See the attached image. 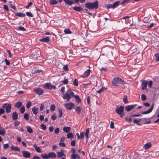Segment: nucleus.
Instances as JSON below:
<instances>
[{
	"label": "nucleus",
	"mask_w": 159,
	"mask_h": 159,
	"mask_svg": "<svg viewBox=\"0 0 159 159\" xmlns=\"http://www.w3.org/2000/svg\"><path fill=\"white\" fill-rule=\"evenodd\" d=\"M74 97L76 102L78 103L81 102V100L79 96L77 95H75L74 93L71 91L70 89H68L66 91L64 96H63L62 98L64 99H66L67 102H69L70 99Z\"/></svg>",
	"instance_id": "nucleus-1"
},
{
	"label": "nucleus",
	"mask_w": 159,
	"mask_h": 159,
	"mask_svg": "<svg viewBox=\"0 0 159 159\" xmlns=\"http://www.w3.org/2000/svg\"><path fill=\"white\" fill-rule=\"evenodd\" d=\"M112 83L113 85L117 86L119 84L124 85L125 81L119 77H115L112 80Z\"/></svg>",
	"instance_id": "nucleus-2"
},
{
	"label": "nucleus",
	"mask_w": 159,
	"mask_h": 159,
	"mask_svg": "<svg viewBox=\"0 0 159 159\" xmlns=\"http://www.w3.org/2000/svg\"><path fill=\"white\" fill-rule=\"evenodd\" d=\"M98 1L96 0L93 3H86L84 5L86 7L89 9H97L98 7Z\"/></svg>",
	"instance_id": "nucleus-3"
},
{
	"label": "nucleus",
	"mask_w": 159,
	"mask_h": 159,
	"mask_svg": "<svg viewBox=\"0 0 159 159\" xmlns=\"http://www.w3.org/2000/svg\"><path fill=\"white\" fill-rule=\"evenodd\" d=\"M3 108H5L7 113H9L11 111V105L10 103H5L2 106Z\"/></svg>",
	"instance_id": "nucleus-4"
},
{
	"label": "nucleus",
	"mask_w": 159,
	"mask_h": 159,
	"mask_svg": "<svg viewBox=\"0 0 159 159\" xmlns=\"http://www.w3.org/2000/svg\"><path fill=\"white\" fill-rule=\"evenodd\" d=\"M64 107L66 109L68 110H71L72 108H74L75 107L74 104L71 102H69L64 104Z\"/></svg>",
	"instance_id": "nucleus-5"
},
{
	"label": "nucleus",
	"mask_w": 159,
	"mask_h": 159,
	"mask_svg": "<svg viewBox=\"0 0 159 159\" xmlns=\"http://www.w3.org/2000/svg\"><path fill=\"white\" fill-rule=\"evenodd\" d=\"M43 88L46 89H51L53 88L55 89L56 87L55 86L52 85L50 83H47L43 85Z\"/></svg>",
	"instance_id": "nucleus-6"
},
{
	"label": "nucleus",
	"mask_w": 159,
	"mask_h": 159,
	"mask_svg": "<svg viewBox=\"0 0 159 159\" xmlns=\"http://www.w3.org/2000/svg\"><path fill=\"white\" fill-rule=\"evenodd\" d=\"M124 107L123 106H121L120 107H117L115 110V112L118 114H120L124 112Z\"/></svg>",
	"instance_id": "nucleus-7"
},
{
	"label": "nucleus",
	"mask_w": 159,
	"mask_h": 159,
	"mask_svg": "<svg viewBox=\"0 0 159 159\" xmlns=\"http://www.w3.org/2000/svg\"><path fill=\"white\" fill-rule=\"evenodd\" d=\"M148 84V81L145 80H143L141 86V89L143 90H146V91H148L147 88V85Z\"/></svg>",
	"instance_id": "nucleus-8"
},
{
	"label": "nucleus",
	"mask_w": 159,
	"mask_h": 159,
	"mask_svg": "<svg viewBox=\"0 0 159 159\" xmlns=\"http://www.w3.org/2000/svg\"><path fill=\"white\" fill-rule=\"evenodd\" d=\"M34 91L39 95H42L43 93V90L41 88H39L34 89Z\"/></svg>",
	"instance_id": "nucleus-9"
},
{
	"label": "nucleus",
	"mask_w": 159,
	"mask_h": 159,
	"mask_svg": "<svg viewBox=\"0 0 159 159\" xmlns=\"http://www.w3.org/2000/svg\"><path fill=\"white\" fill-rule=\"evenodd\" d=\"M137 104H134L132 105H128L125 107V110L128 112L129 111L131 110H132L134 108L137 106Z\"/></svg>",
	"instance_id": "nucleus-10"
},
{
	"label": "nucleus",
	"mask_w": 159,
	"mask_h": 159,
	"mask_svg": "<svg viewBox=\"0 0 159 159\" xmlns=\"http://www.w3.org/2000/svg\"><path fill=\"white\" fill-rule=\"evenodd\" d=\"M22 153L23 157L25 158H29L30 157V153L28 151H22Z\"/></svg>",
	"instance_id": "nucleus-11"
},
{
	"label": "nucleus",
	"mask_w": 159,
	"mask_h": 159,
	"mask_svg": "<svg viewBox=\"0 0 159 159\" xmlns=\"http://www.w3.org/2000/svg\"><path fill=\"white\" fill-rule=\"evenodd\" d=\"M154 107V104H153L151 106V108L148 110L145 111L143 112L142 114H146L150 113Z\"/></svg>",
	"instance_id": "nucleus-12"
},
{
	"label": "nucleus",
	"mask_w": 159,
	"mask_h": 159,
	"mask_svg": "<svg viewBox=\"0 0 159 159\" xmlns=\"http://www.w3.org/2000/svg\"><path fill=\"white\" fill-rule=\"evenodd\" d=\"M90 69L88 70L84 73L82 76L84 78L88 77L90 75Z\"/></svg>",
	"instance_id": "nucleus-13"
},
{
	"label": "nucleus",
	"mask_w": 159,
	"mask_h": 159,
	"mask_svg": "<svg viewBox=\"0 0 159 159\" xmlns=\"http://www.w3.org/2000/svg\"><path fill=\"white\" fill-rule=\"evenodd\" d=\"M32 111L34 114L36 115L37 114L39 110V108L35 106L32 107Z\"/></svg>",
	"instance_id": "nucleus-14"
},
{
	"label": "nucleus",
	"mask_w": 159,
	"mask_h": 159,
	"mask_svg": "<svg viewBox=\"0 0 159 159\" xmlns=\"http://www.w3.org/2000/svg\"><path fill=\"white\" fill-rule=\"evenodd\" d=\"M39 41L40 42H48L49 41V38L48 37L41 39H39Z\"/></svg>",
	"instance_id": "nucleus-15"
},
{
	"label": "nucleus",
	"mask_w": 159,
	"mask_h": 159,
	"mask_svg": "<svg viewBox=\"0 0 159 159\" xmlns=\"http://www.w3.org/2000/svg\"><path fill=\"white\" fill-rule=\"evenodd\" d=\"M151 147V144L150 143H148L144 144L143 147L144 149H146L150 148Z\"/></svg>",
	"instance_id": "nucleus-16"
},
{
	"label": "nucleus",
	"mask_w": 159,
	"mask_h": 159,
	"mask_svg": "<svg viewBox=\"0 0 159 159\" xmlns=\"http://www.w3.org/2000/svg\"><path fill=\"white\" fill-rule=\"evenodd\" d=\"M33 147L34 148L35 150L36 151V152L39 153L41 152V150L40 148L39 147H37L36 145V144H34L33 145Z\"/></svg>",
	"instance_id": "nucleus-17"
},
{
	"label": "nucleus",
	"mask_w": 159,
	"mask_h": 159,
	"mask_svg": "<svg viewBox=\"0 0 159 159\" xmlns=\"http://www.w3.org/2000/svg\"><path fill=\"white\" fill-rule=\"evenodd\" d=\"M48 158H55L56 157V155L55 153L53 152H51L48 154Z\"/></svg>",
	"instance_id": "nucleus-18"
},
{
	"label": "nucleus",
	"mask_w": 159,
	"mask_h": 159,
	"mask_svg": "<svg viewBox=\"0 0 159 159\" xmlns=\"http://www.w3.org/2000/svg\"><path fill=\"white\" fill-rule=\"evenodd\" d=\"M18 118V115L16 112H13L12 115V119L13 120H16Z\"/></svg>",
	"instance_id": "nucleus-19"
},
{
	"label": "nucleus",
	"mask_w": 159,
	"mask_h": 159,
	"mask_svg": "<svg viewBox=\"0 0 159 159\" xmlns=\"http://www.w3.org/2000/svg\"><path fill=\"white\" fill-rule=\"evenodd\" d=\"M11 149L13 151H20V149L17 146H12L11 147Z\"/></svg>",
	"instance_id": "nucleus-20"
},
{
	"label": "nucleus",
	"mask_w": 159,
	"mask_h": 159,
	"mask_svg": "<svg viewBox=\"0 0 159 159\" xmlns=\"http://www.w3.org/2000/svg\"><path fill=\"white\" fill-rule=\"evenodd\" d=\"M73 9L75 11H80L83 10V8L80 7H73Z\"/></svg>",
	"instance_id": "nucleus-21"
},
{
	"label": "nucleus",
	"mask_w": 159,
	"mask_h": 159,
	"mask_svg": "<svg viewBox=\"0 0 159 159\" xmlns=\"http://www.w3.org/2000/svg\"><path fill=\"white\" fill-rule=\"evenodd\" d=\"M57 157H58L60 158L61 157L63 156H66L65 154L63 153V151H61V152H58L57 153Z\"/></svg>",
	"instance_id": "nucleus-22"
},
{
	"label": "nucleus",
	"mask_w": 159,
	"mask_h": 159,
	"mask_svg": "<svg viewBox=\"0 0 159 159\" xmlns=\"http://www.w3.org/2000/svg\"><path fill=\"white\" fill-rule=\"evenodd\" d=\"M71 130V128L70 127H65L63 128V131L66 133H68Z\"/></svg>",
	"instance_id": "nucleus-23"
},
{
	"label": "nucleus",
	"mask_w": 159,
	"mask_h": 159,
	"mask_svg": "<svg viewBox=\"0 0 159 159\" xmlns=\"http://www.w3.org/2000/svg\"><path fill=\"white\" fill-rule=\"evenodd\" d=\"M81 108L79 106H78L75 108V111L77 114H80L81 112Z\"/></svg>",
	"instance_id": "nucleus-24"
},
{
	"label": "nucleus",
	"mask_w": 159,
	"mask_h": 159,
	"mask_svg": "<svg viewBox=\"0 0 159 159\" xmlns=\"http://www.w3.org/2000/svg\"><path fill=\"white\" fill-rule=\"evenodd\" d=\"M15 15L18 16L20 17H24L25 16V13H20V12H18L16 13L15 14Z\"/></svg>",
	"instance_id": "nucleus-25"
},
{
	"label": "nucleus",
	"mask_w": 159,
	"mask_h": 159,
	"mask_svg": "<svg viewBox=\"0 0 159 159\" xmlns=\"http://www.w3.org/2000/svg\"><path fill=\"white\" fill-rule=\"evenodd\" d=\"M63 1L65 2V3L70 5H71L73 4L72 1H70V0H63Z\"/></svg>",
	"instance_id": "nucleus-26"
},
{
	"label": "nucleus",
	"mask_w": 159,
	"mask_h": 159,
	"mask_svg": "<svg viewBox=\"0 0 159 159\" xmlns=\"http://www.w3.org/2000/svg\"><path fill=\"white\" fill-rule=\"evenodd\" d=\"M22 105V102H17L15 104V106L18 108H20Z\"/></svg>",
	"instance_id": "nucleus-27"
},
{
	"label": "nucleus",
	"mask_w": 159,
	"mask_h": 159,
	"mask_svg": "<svg viewBox=\"0 0 159 159\" xmlns=\"http://www.w3.org/2000/svg\"><path fill=\"white\" fill-rule=\"evenodd\" d=\"M89 128H88L86 129V132L85 133V135L87 139L89 138Z\"/></svg>",
	"instance_id": "nucleus-28"
},
{
	"label": "nucleus",
	"mask_w": 159,
	"mask_h": 159,
	"mask_svg": "<svg viewBox=\"0 0 159 159\" xmlns=\"http://www.w3.org/2000/svg\"><path fill=\"white\" fill-rule=\"evenodd\" d=\"M67 138L71 139L73 138V135L72 133H69L67 134Z\"/></svg>",
	"instance_id": "nucleus-29"
},
{
	"label": "nucleus",
	"mask_w": 159,
	"mask_h": 159,
	"mask_svg": "<svg viewBox=\"0 0 159 159\" xmlns=\"http://www.w3.org/2000/svg\"><path fill=\"white\" fill-rule=\"evenodd\" d=\"M26 129H27V130L28 132L29 133L31 134V133H32L33 131V130L31 128L30 126H27L26 127Z\"/></svg>",
	"instance_id": "nucleus-30"
},
{
	"label": "nucleus",
	"mask_w": 159,
	"mask_h": 159,
	"mask_svg": "<svg viewBox=\"0 0 159 159\" xmlns=\"http://www.w3.org/2000/svg\"><path fill=\"white\" fill-rule=\"evenodd\" d=\"M41 156L43 159H48V154L46 153L42 154L41 155Z\"/></svg>",
	"instance_id": "nucleus-31"
},
{
	"label": "nucleus",
	"mask_w": 159,
	"mask_h": 159,
	"mask_svg": "<svg viewBox=\"0 0 159 159\" xmlns=\"http://www.w3.org/2000/svg\"><path fill=\"white\" fill-rule=\"evenodd\" d=\"M58 111L59 112V117L60 118L62 116V111L61 108L58 109Z\"/></svg>",
	"instance_id": "nucleus-32"
},
{
	"label": "nucleus",
	"mask_w": 159,
	"mask_h": 159,
	"mask_svg": "<svg viewBox=\"0 0 159 159\" xmlns=\"http://www.w3.org/2000/svg\"><path fill=\"white\" fill-rule=\"evenodd\" d=\"M57 3V1L56 0H50V4L52 5H55Z\"/></svg>",
	"instance_id": "nucleus-33"
},
{
	"label": "nucleus",
	"mask_w": 159,
	"mask_h": 159,
	"mask_svg": "<svg viewBox=\"0 0 159 159\" xmlns=\"http://www.w3.org/2000/svg\"><path fill=\"white\" fill-rule=\"evenodd\" d=\"M154 56L155 57V61H159V53H156L155 54Z\"/></svg>",
	"instance_id": "nucleus-34"
},
{
	"label": "nucleus",
	"mask_w": 159,
	"mask_h": 159,
	"mask_svg": "<svg viewBox=\"0 0 159 159\" xmlns=\"http://www.w3.org/2000/svg\"><path fill=\"white\" fill-rule=\"evenodd\" d=\"M5 134L4 129L2 128L0 129V134L2 135H4Z\"/></svg>",
	"instance_id": "nucleus-35"
},
{
	"label": "nucleus",
	"mask_w": 159,
	"mask_h": 159,
	"mask_svg": "<svg viewBox=\"0 0 159 159\" xmlns=\"http://www.w3.org/2000/svg\"><path fill=\"white\" fill-rule=\"evenodd\" d=\"M105 89H106L105 87H102L100 89L97 91L96 92L98 93H100Z\"/></svg>",
	"instance_id": "nucleus-36"
},
{
	"label": "nucleus",
	"mask_w": 159,
	"mask_h": 159,
	"mask_svg": "<svg viewBox=\"0 0 159 159\" xmlns=\"http://www.w3.org/2000/svg\"><path fill=\"white\" fill-rule=\"evenodd\" d=\"M56 107L55 105L54 104H52L51 105V107L50 108V109L51 111H54Z\"/></svg>",
	"instance_id": "nucleus-37"
},
{
	"label": "nucleus",
	"mask_w": 159,
	"mask_h": 159,
	"mask_svg": "<svg viewBox=\"0 0 159 159\" xmlns=\"http://www.w3.org/2000/svg\"><path fill=\"white\" fill-rule=\"evenodd\" d=\"M152 84L153 82L152 80H150L148 82V87L150 88H152Z\"/></svg>",
	"instance_id": "nucleus-38"
},
{
	"label": "nucleus",
	"mask_w": 159,
	"mask_h": 159,
	"mask_svg": "<svg viewBox=\"0 0 159 159\" xmlns=\"http://www.w3.org/2000/svg\"><path fill=\"white\" fill-rule=\"evenodd\" d=\"M24 118L26 120H28L29 119V115L28 113H25L24 115Z\"/></svg>",
	"instance_id": "nucleus-39"
},
{
	"label": "nucleus",
	"mask_w": 159,
	"mask_h": 159,
	"mask_svg": "<svg viewBox=\"0 0 159 159\" xmlns=\"http://www.w3.org/2000/svg\"><path fill=\"white\" fill-rule=\"evenodd\" d=\"M26 15L30 17H33L34 16V15H33V14H32V13L30 12H26Z\"/></svg>",
	"instance_id": "nucleus-40"
},
{
	"label": "nucleus",
	"mask_w": 159,
	"mask_h": 159,
	"mask_svg": "<svg viewBox=\"0 0 159 159\" xmlns=\"http://www.w3.org/2000/svg\"><path fill=\"white\" fill-rule=\"evenodd\" d=\"M73 84L75 86L78 85V81L77 79H75L73 81Z\"/></svg>",
	"instance_id": "nucleus-41"
},
{
	"label": "nucleus",
	"mask_w": 159,
	"mask_h": 159,
	"mask_svg": "<svg viewBox=\"0 0 159 159\" xmlns=\"http://www.w3.org/2000/svg\"><path fill=\"white\" fill-rule=\"evenodd\" d=\"M77 155L75 154H72L71 155V157L72 159H76L77 157Z\"/></svg>",
	"instance_id": "nucleus-42"
},
{
	"label": "nucleus",
	"mask_w": 159,
	"mask_h": 159,
	"mask_svg": "<svg viewBox=\"0 0 159 159\" xmlns=\"http://www.w3.org/2000/svg\"><path fill=\"white\" fill-rule=\"evenodd\" d=\"M141 100L142 101H144L146 100V97L145 95L144 94H142L141 95Z\"/></svg>",
	"instance_id": "nucleus-43"
},
{
	"label": "nucleus",
	"mask_w": 159,
	"mask_h": 159,
	"mask_svg": "<svg viewBox=\"0 0 159 159\" xmlns=\"http://www.w3.org/2000/svg\"><path fill=\"white\" fill-rule=\"evenodd\" d=\"M31 104L32 103L30 101L28 102L26 104V107L28 109L31 106Z\"/></svg>",
	"instance_id": "nucleus-44"
},
{
	"label": "nucleus",
	"mask_w": 159,
	"mask_h": 159,
	"mask_svg": "<svg viewBox=\"0 0 159 159\" xmlns=\"http://www.w3.org/2000/svg\"><path fill=\"white\" fill-rule=\"evenodd\" d=\"M140 121V120H137L136 119H135L133 120V122L137 124L138 125H139V122Z\"/></svg>",
	"instance_id": "nucleus-45"
},
{
	"label": "nucleus",
	"mask_w": 159,
	"mask_h": 159,
	"mask_svg": "<svg viewBox=\"0 0 159 159\" xmlns=\"http://www.w3.org/2000/svg\"><path fill=\"white\" fill-rule=\"evenodd\" d=\"M123 102H124L126 104L128 103V102L127 100V96H126L123 99Z\"/></svg>",
	"instance_id": "nucleus-46"
},
{
	"label": "nucleus",
	"mask_w": 159,
	"mask_h": 159,
	"mask_svg": "<svg viewBox=\"0 0 159 159\" xmlns=\"http://www.w3.org/2000/svg\"><path fill=\"white\" fill-rule=\"evenodd\" d=\"M18 30L21 31H25L26 29L23 27L19 26L18 27Z\"/></svg>",
	"instance_id": "nucleus-47"
},
{
	"label": "nucleus",
	"mask_w": 159,
	"mask_h": 159,
	"mask_svg": "<svg viewBox=\"0 0 159 159\" xmlns=\"http://www.w3.org/2000/svg\"><path fill=\"white\" fill-rule=\"evenodd\" d=\"M25 111V107L22 106L20 109V111L21 113H23Z\"/></svg>",
	"instance_id": "nucleus-48"
},
{
	"label": "nucleus",
	"mask_w": 159,
	"mask_h": 159,
	"mask_svg": "<svg viewBox=\"0 0 159 159\" xmlns=\"http://www.w3.org/2000/svg\"><path fill=\"white\" fill-rule=\"evenodd\" d=\"M63 69L66 71H68L69 70V68L67 65H65L63 66Z\"/></svg>",
	"instance_id": "nucleus-49"
},
{
	"label": "nucleus",
	"mask_w": 159,
	"mask_h": 159,
	"mask_svg": "<svg viewBox=\"0 0 159 159\" xmlns=\"http://www.w3.org/2000/svg\"><path fill=\"white\" fill-rule=\"evenodd\" d=\"M65 33L67 34H69L71 33V31L69 29H66L64 30Z\"/></svg>",
	"instance_id": "nucleus-50"
},
{
	"label": "nucleus",
	"mask_w": 159,
	"mask_h": 159,
	"mask_svg": "<svg viewBox=\"0 0 159 159\" xmlns=\"http://www.w3.org/2000/svg\"><path fill=\"white\" fill-rule=\"evenodd\" d=\"M65 89V88L64 86L62 87H61V92L62 93V94L63 95V96H64V95L66 94V93H64Z\"/></svg>",
	"instance_id": "nucleus-51"
},
{
	"label": "nucleus",
	"mask_w": 159,
	"mask_h": 159,
	"mask_svg": "<svg viewBox=\"0 0 159 159\" xmlns=\"http://www.w3.org/2000/svg\"><path fill=\"white\" fill-rule=\"evenodd\" d=\"M119 3H120V1H117L116 2L113 4V6H114V7H115L116 6H117L118 5H119Z\"/></svg>",
	"instance_id": "nucleus-52"
},
{
	"label": "nucleus",
	"mask_w": 159,
	"mask_h": 159,
	"mask_svg": "<svg viewBox=\"0 0 159 159\" xmlns=\"http://www.w3.org/2000/svg\"><path fill=\"white\" fill-rule=\"evenodd\" d=\"M59 145L60 147H65L66 146V145L64 144V143L62 142H60L59 144Z\"/></svg>",
	"instance_id": "nucleus-53"
},
{
	"label": "nucleus",
	"mask_w": 159,
	"mask_h": 159,
	"mask_svg": "<svg viewBox=\"0 0 159 159\" xmlns=\"http://www.w3.org/2000/svg\"><path fill=\"white\" fill-rule=\"evenodd\" d=\"M107 8L114 9L115 7L113 6V4H109L107 6Z\"/></svg>",
	"instance_id": "nucleus-54"
},
{
	"label": "nucleus",
	"mask_w": 159,
	"mask_h": 159,
	"mask_svg": "<svg viewBox=\"0 0 159 159\" xmlns=\"http://www.w3.org/2000/svg\"><path fill=\"white\" fill-rule=\"evenodd\" d=\"M41 128L43 130H45L46 129V125L44 124H42L40 125Z\"/></svg>",
	"instance_id": "nucleus-55"
},
{
	"label": "nucleus",
	"mask_w": 159,
	"mask_h": 159,
	"mask_svg": "<svg viewBox=\"0 0 159 159\" xmlns=\"http://www.w3.org/2000/svg\"><path fill=\"white\" fill-rule=\"evenodd\" d=\"M5 112V110L3 108H0V115L4 113Z\"/></svg>",
	"instance_id": "nucleus-56"
},
{
	"label": "nucleus",
	"mask_w": 159,
	"mask_h": 159,
	"mask_svg": "<svg viewBox=\"0 0 159 159\" xmlns=\"http://www.w3.org/2000/svg\"><path fill=\"white\" fill-rule=\"evenodd\" d=\"M110 128L112 129L114 128V122L112 121L110 122Z\"/></svg>",
	"instance_id": "nucleus-57"
},
{
	"label": "nucleus",
	"mask_w": 159,
	"mask_h": 159,
	"mask_svg": "<svg viewBox=\"0 0 159 159\" xmlns=\"http://www.w3.org/2000/svg\"><path fill=\"white\" fill-rule=\"evenodd\" d=\"M7 52L8 53L9 57L10 58L12 57L13 55L11 54L10 51V50H7Z\"/></svg>",
	"instance_id": "nucleus-58"
},
{
	"label": "nucleus",
	"mask_w": 159,
	"mask_h": 159,
	"mask_svg": "<svg viewBox=\"0 0 159 159\" xmlns=\"http://www.w3.org/2000/svg\"><path fill=\"white\" fill-rule=\"evenodd\" d=\"M5 62L6 63V64L7 65H9L10 64V61H8L7 59H5L4 60Z\"/></svg>",
	"instance_id": "nucleus-59"
},
{
	"label": "nucleus",
	"mask_w": 159,
	"mask_h": 159,
	"mask_svg": "<svg viewBox=\"0 0 159 159\" xmlns=\"http://www.w3.org/2000/svg\"><path fill=\"white\" fill-rule=\"evenodd\" d=\"M62 82L65 84H67L68 83V81L67 79H65L63 80L62 81Z\"/></svg>",
	"instance_id": "nucleus-60"
},
{
	"label": "nucleus",
	"mask_w": 159,
	"mask_h": 159,
	"mask_svg": "<svg viewBox=\"0 0 159 159\" xmlns=\"http://www.w3.org/2000/svg\"><path fill=\"white\" fill-rule=\"evenodd\" d=\"M75 140H72L71 141L70 145L72 146H74L75 145Z\"/></svg>",
	"instance_id": "nucleus-61"
},
{
	"label": "nucleus",
	"mask_w": 159,
	"mask_h": 159,
	"mask_svg": "<svg viewBox=\"0 0 159 159\" xmlns=\"http://www.w3.org/2000/svg\"><path fill=\"white\" fill-rule=\"evenodd\" d=\"M84 132H81L80 133V138L82 139L84 138Z\"/></svg>",
	"instance_id": "nucleus-62"
},
{
	"label": "nucleus",
	"mask_w": 159,
	"mask_h": 159,
	"mask_svg": "<svg viewBox=\"0 0 159 159\" xmlns=\"http://www.w3.org/2000/svg\"><path fill=\"white\" fill-rule=\"evenodd\" d=\"M44 108V105L43 104H41V106L40 107V111H43Z\"/></svg>",
	"instance_id": "nucleus-63"
},
{
	"label": "nucleus",
	"mask_w": 159,
	"mask_h": 159,
	"mask_svg": "<svg viewBox=\"0 0 159 159\" xmlns=\"http://www.w3.org/2000/svg\"><path fill=\"white\" fill-rule=\"evenodd\" d=\"M59 131V129L58 128H56L54 130V132L56 134H58Z\"/></svg>",
	"instance_id": "nucleus-64"
}]
</instances>
